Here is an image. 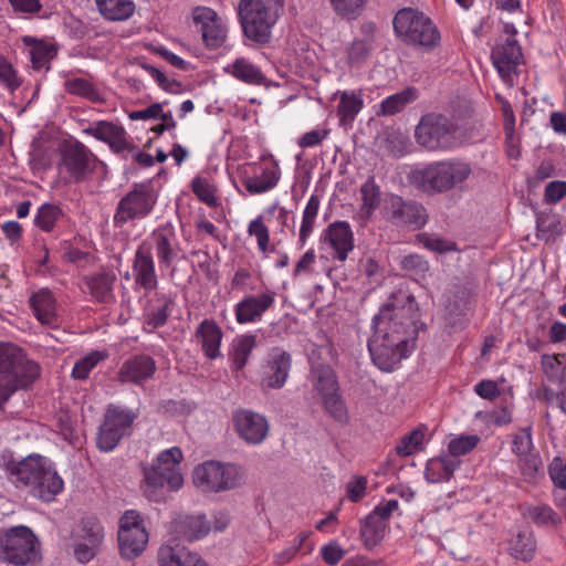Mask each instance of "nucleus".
I'll list each match as a JSON object with an SVG mask.
<instances>
[{
	"mask_svg": "<svg viewBox=\"0 0 566 566\" xmlns=\"http://www.w3.org/2000/svg\"><path fill=\"white\" fill-rule=\"evenodd\" d=\"M160 566H208L196 553L182 546H163L158 552Z\"/></svg>",
	"mask_w": 566,
	"mask_h": 566,
	"instance_id": "7c9ffc66",
	"label": "nucleus"
},
{
	"mask_svg": "<svg viewBox=\"0 0 566 566\" xmlns=\"http://www.w3.org/2000/svg\"><path fill=\"white\" fill-rule=\"evenodd\" d=\"M337 15L346 20L358 18L367 0H329Z\"/></svg>",
	"mask_w": 566,
	"mask_h": 566,
	"instance_id": "603ef678",
	"label": "nucleus"
},
{
	"mask_svg": "<svg viewBox=\"0 0 566 566\" xmlns=\"http://www.w3.org/2000/svg\"><path fill=\"white\" fill-rule=\"evenodd\" d=\"M222 331L212 319H203L196 329V337L205 354H219Z\"/></svg>",
	"mask_w": 566,
	"mask_h": 566,
	"instance_id": "f704fd0d",
	"label": "nucleus"
},
{
	"mask_svg": "<svg viewBox=\"0 0 566 566\" xmlns=\"http://www.w3.org/2000/svg\"><path fill=\"white\" fill-rule=\"evenodd\" d=\"M172 531L186 541L192 542L205 537L210 531L206 516L179 514L172 521Z\"/></svg>",
	"mask_w": 566,
	"mask_h": 566,
	"instance_id": "bb28decb",
	"label": "nucleus"
},
{
	"mask_svg": "<svg viewBox=\"0 0 566 566\" xmlns=\"http://www.w3.org/2000/svg\"><path fill=\"white\" fill-rule=\"evenodd\" d=\"M549 476L556 486L566 489V463L560 458H554L552 461Z\"/></svg>",
	"mask_w": 566,
	"mask_h": 566,
	"instance_id": "774afa93",
	"label": "nucleus"
},
{
	"mask_svg": "<svg viewBox=\"0 0 566 566\" xmlns=\"http://www.w3.org/2000/svg\"><path fill=\"white\" fill-rule=\"evenodd\" d=\"M509 549L512 557L526 563L535 555L536 541L532 533L520 532L510 542Z\"/></svg>",
	"mask_w": 566,
	"mask_h": 566,
	"instance_id": "ea45409f",
	"label": "nucleus"
},
{
	"mask_svg": "<svg viewBox=\"0 0 566 566\" xmlns=\"http://www.w3.org/2000/svg\"><path fill=\"white\" fill-rule=\"evenodd\" d=\"M512 446V450L517 457L531 453L533 448L531 427L523 428L520 433L515 434Z\"/></svg>",
	"mask_w": 566,
	"mask_h": 566,
	"instance_id": "0e129e2a",
	"label": "nucleus"
},
{
	"mask_svg": "<svg viewBox=\"0 0 566 566\" xmlns=\"http://www.w3.org/2000/svg\"><path fill=\"white\" fill-rule=\"evenodd\" d=\"M63 86L69 94L86 98L93 103L102 101L98 90L88 78L69 76L65 78Z\"/></svg>",
	"mask_w": 566,
	"mask_h": 566,
	"instance_id": "e433bc0d",
	"label": "nucleus"
},
{
	"mask_svg": "<svg viewBox=\"0 0 566 566\" xmlns=\"http://www.w3.org/2000/svg\"><path fill=\"white\" fill-rule=\"evenodd\" d=\"M471 172V166L465 161L441 160L415 170L412 181L423 192L441 193L467 180Z\"/></svg>",
	"mask_w": 566,
	"mask_h": 566,
	"instance_id": "39448f33",
	"label": "nucleus"
},
{
	"mask_svg": "<svg viewBox=\"0 0 566 566\" xmlns=\"http://www.w3.org/2000/svg\"><path fill=\"white\" fill-rule=\"evenodd\" d=\"M310 380L319 395L338 391V380L333 367L322 356H308Z\"/></svg>",
	"mask_w": 566,
	"mask_h": 566,
	"instance_id": "b1692460",
	"label": "nucleus"
},
{
	"mask_svg": "<svg viewBox=\"0 0 566 566\" xmlns=\"http://www.w3.org/2000/svg\"><path fill=\"white\" fill-rule=\"evenodd\" d=\"M105 356H83L78 361L75 363L72 377L75 379H86L90 371L96 366L99 359Z\"/></svg>",
	"mask_w": 566,
	"mask_h": 566,
	"instance_id": "338daca9",
	"label": "nucleus"
},
{
	"mask_svg": "<svg viewBox=\"0 0 566 566\" xmlns=\"http://www.w3.org/2000/svg\"><path fill=\"white\" fill-rule=\"evenodd\" d=\"M461 460L452 455L442 454L427 462L424 478L430 483L449 481L460 467Z\"/></svg>",
	"mask_w": 566,
	"mask_h": 566,
	"instance_id": "2f4dec72",
	"label": "nucleus"
},
{
	"mask_svg": "<svg viewBox=\"0 0 566 566\" xmlns=\"http://www.w3.org/2000/svg\"><path fill=\"white\" fill-rule=\"evenodd\" d=\"M290 367V356H275L270 360L265 370L269 387L281 388L285 384Z\"/></svg>",
	"mask_w": 566,
	"mask_h": 566,
	"instance_id": "79ce46f5",
	"label": "nucleus"
},
{
	"mask_svg": "<svg viewBox=\"0 0 566 566\" xmlns=\"http://www.w3.org/2000/svg\"><path fill=\"white\" fill-rule=\"evenodd\" d=\"M335 96L339 97L336 115L339 118L340 126H350L364 107L361 91H337Z\"/></svg>",
	"mask_w": 566,
	"mask_h": 566,
	"instance_id": "c85d7f7f",
	"label": "nucleus"
},
{
	"mask_svg": "<svg viewBox=\"0 0 566 566\" xmlns=\"http://www.w3.org/2000/svg\"><path fill=\"white\" fill-rule=\"evenodd\" d=\"M394 31L403 43L433 50L440 43V32L424 13L412 9L399 10L392 21Z\"/></svg>",
	"mask_w": 566,
	"mask_h": 566,
	"instance_id": "0eeeda50",
	"label": "nucleus"
},
{
	"mask_svg": "<svg viewBox=\"0 0 566 566\" xmlns=\"http://www.w3.org/2000/svg\"><path fill=\"white\" fill-rule=\"evenodd\" d=\"M275 293L266 291L258 295H248L234 306L235 319L239 324L259 322L263 314L274 304Z\"/></svg>",
	"mask_w": 566,
	"mask_h": 566,
	"instance_id": "412c9836",
	"label": "nucleus"
},
{
	"mask_svg": "<svg viewBox=\"0 0 566 566\" xmlns=\"http://www.w3.org/2000/svg\"><path fill=\"white\" fill-rule=\"evenodd\" d=\"M223 72L247 85L261 86L266 82L261 67L244 56L235 57L223 67Z\"/></svg>",
	"mask_w": 566,
	"mask_h": 566,
	"instance_id": "393cba45",
	"label": "nucleus"
},
{
	"mask_svg": "<svg viewBox=\"0 0 566 566\" xmlns=\"http://www.w3.org/2000/svg\"><path fill=\"white\" fill-rule=\"evenodd\" d=\"M23 42L28 46V55L32 67L36 71L50 69L49 64L56 55V49L53 44L43 41H36L33 38L24 36Z\"/></svg>",
	"mask_w": 566,
	"mask_h": 566,
	"instance_id": "72a5a7b5",
	"label": "nucleus"
},
{
	"mask_svg": "<svg viewBox=\"0 0 566 566\" xmlns=\"http://www.w3.org/2000/svg\"><path fill=\"white\" fill-rule=\"evenodd\" d=\"M192 20L200 28L207 48L219 49L224 44L228 36V25L213 9L196 7L192 10Z\"/></svg>",
	"mask_w": 566,
	"mask_h": 566,
	"instance_id": "f3484780",
	"label": "nucleus"
},
{
	"mask_svg": "<svg viewBox=\"0 0 566 566\" xmlns=\"http://www.w3.org/2000/svg\"><path fill=\"white\" fill-rule=\"evenodd\" d=\"M133 276L135 283L145 291H153L158 285V279L155 268V261L150 247L147 242H142L135 252L133 260Z\"/></svg>",
	"mask_w": 566,
	"mask_h": 566,
	"instance_id": "aec40b11",
	"label": "nucleus"
},
{
	"mask_svg": "<svg viewBox=\"0 0 566 566\" xmlns=\"http://www.w3.org/2000/svg\"><path fill=\"white\" fill-rule=\"evenodd\" d=\"M325 410L338 422L345 423L348 420L347 408L342 400L338 391H331L321 395Z\"/></svg>",
	"mask_w": 566,
	"mask_h": 566,
	"instance_id": "3c124183",
	"label": "nucleus"
},
{
	"mask_svg": "<svg viewBox=\"0 0 566 566\" xmlns=\"http://www.w3.org/2000/svg\"><path fill=\"white\" fill-rule=\"evenodd\" d=\"M423 432L421 430H412L406 434L396 447V451L399 455H410L413 450L418 449L423 441Z\"/></svg>",
	"mask_w": 566,
	"mask_h": 566,
	"instance_id": "bf43d9fd",
	"label": "nucleus"
},
{
	"mask_svg": "<svg viewBox=\"0 0 566 566\" xmlns=\"http://www.w3.org/2000/svg\"><path fill=\"white\" fill-rule=\"evenodd\" d=\"M480 439L478 436H461L460 438L452 439L448 446L447 455H452L459 459L460 455H464L473 450L479 443Z\"/></svg>",
	"mask_w": 566,
	"mask_h": 566,
	"instance_id": "6e6d98bb",
	"label": "nucleus"
},
{
	"mask_svg": "<svg viewBox=\"0 0 566 566\" xmlns=\"http://www.w3.org/2000/svg\"><path fill=\"white\" fill-rule=\"evenodd\" d=\"M419 308L413 295L397 291L373 318L374 336L368 342L369 354L379 347L394 354H409L416 349Z\"/></svg>",
	"mask_w": 566,
	"mask_h": 566,
	"instance_id": "f257e3e1",
	"label": "nucleus"
},
{
	"mask_svg": "<svg viewBox=\"0 0 566 566\" xmlns=\"http://www.w3.org/2000/svg\"><path fill=\"white\" fill-rule=\"evenodd\" d=\"M96 157L82 143L65 145L61 154V171L69 175L70 182H81L94 169Z\"/></svg>",
	"mask_w": 566,
	"mask_h": 566,
	"instance_id": "4468645a",
	"label": "nucleus"
},
{
	"mask_svg": "<svg viewBox=\"0 0 566 566\" xmlns=\"http://www.w3.org/2000/svg\"><path fill=\"white\" fill-rule=\"evenodd\" d=\"M144 242L148 243L150 251L155 250L161 268H169L181 252L176 229L170 222L158 226Z\"/></svg>",
	"mask_w": 566,
	"mask_h": 566,
	"instance_id": "dca6fc26",
	"label": "nucleus"
},
{
	"mask_svg": "<svg viewBox=\"0 0 566 566\" xmlns=\"http://www.w3.org/2000/svg\"><path fill=\"white\" fill-rule=\"evenodd\" d=\"M76 538L101 544L103 541V527L95 517H84L80 522Z\"/></svg>",
	"mask_w": 566,
	"mask_h": 566,
	"instance_id": "8fccbe9b",
	"label": "nucleus"
},
{
	"mask_svg": "<svg viewBox=\"0 0 566 566\" xmlns=\"http://www.w3.org/2000/svg\"><path fill=\"white\" fill-rule=\"evenodd\" d=\"M316 254L313 249L307 250L296 262L293 277L310 276L315 273Z\"/></svg>",
	"mask_w": 566,
	"mask_h": 566,
	"instance_id": "680f3d73",
	"label": "nucleus"
},
{
	"mask_svg": "<svg viewBox=\"0 0 566 566\" xmlns=\"http://www.w3.org/2000/svg\"><path fill=\"white\" fill-rule=\"evenodd\" d=\"M416 98L415 90L407 88L385 98L380 104L381 115H394Z\"/></svg>",
	"mask_w": 566,
	"mask_h": 566,
	"instance_id": "49530a36",
	"label": "nucleus"
},
{
	"mask_svg": "<svg viewBox=\"0 0 566 566\" xmlns=\"http://www.w3.org/2000/svg\"><path fill=\"white\" fill-rule=\"evenodd\" d=\"M384 209L387 218L396 226L420 229L427 222V213L422 205L412 200H403L397 195L386 198Z\"/></svg>",
	"mask_w": 566,
	"mask_h": 566,
	"instance_id": "2eb2a0df",
	"label": "nucleus"
},
{
	"mask_svg": "<svg viewBox=\"0 0 566 566\" xmlns=\"http://www.w3.org/2000/svg\"><path fill=\"white\" fill-rule=\"evenodd\" d=\"M9 480L17 488H28L30 493L51 502L63 490V480L42 455H29L20 462L6 463Z\"/></svg>",
	"mask_w": 566,
	"mask_h": 566,
	"instance_id": "f03ea898",
	"label": "nucleus"
},
{
	"mask_svg": "<svg viewBox=\"0 0 566 566\" xmlns=\"http://www.w3.org/2000/svg\"><path fill=\"white\" fill-rule=\"evenodd\" d=\"M386 524L375 520L374 516L367 515L360 525V537L366 548L373 549L384 538Z\"/></svg>",
	"mask_w": 566,
	"mask_h": 566,
	"instance_id": "37998d69",
	"label": "nucleus"
},
{
	"mask_svg": "<svg viewBox=\"0 0 566 566\" xmlns=\"http://www.w3.org/2000/svg\"><path fill=\"white\" fill-rule=\"evenodd\" d=\"M281 178V169L276 161L264 163L254 167L251 176H245L243 186L251 195L264 193L275 188Z\"/></svg>",
	"mask_w": 566,
	"mask_h": 566,
	"instance_id": "5701e85b",
	"label": "nucleus"
},
{
	"mask_svg": "<svg viewBox=\"0 0 566 566\" xmlns=\"http://www.w3.org/2000/svg\"><path fill=\"white\" fill-rule=\"evenodd\" d=\"M373 44L368 39H356L347 50L348 59L353 63H359L371 52Z\"/></svg>",
	"mask_w": 566,
	"mask_h": 566,
	"instance_id": "e2e57ef3",
	"label": "nucleus"
},
{
	"mask_svg": "<svg viewBox=\"0 0 566 566\" xmlns=\"http://www.w3.org/2000/svg\"><path fill=\"white\" fill-rule=\"evenodd\" d=\"M135 418V412L130 410L108 406L97 433V448L104 452L114 450L120 440L129 434Z\"/></svg>",
	"mask_w": 566,
	"mask_h": 566,
	"instance_id": "9b49d317",
	"label": "nucleus"
},
{
	"mask_svg": "<svg viewBox=\"0 0 566 566\" xmlns=\"http://www.w3.org/2000/svg\"><path fill=\"white\" fill-rule=\"evenodd\" d=\"M116 275L109 272H102L86 279V285L92 296L98 302H107L112 296L113 285Z\"/></svg>",
	"mask_w": 566,
	"mask_h": 566,
	"instance_id": "58836bf2",
	"label": "nucleus"
},
{
	"mask_svg": "<svg viewBox=\"0 0 566 566\" xmlns=\"http://www.w3.org/2000/svg\"><path fill=\"white\" fill-rule=\"evenodd\" d=\"M193 483L203 491L220 492L237 488L240 474L233 464L208 461L195 469Z\"/></svg>",
	"mask_w": 566,
	"mask_h": 566,
	"instance_id": "f8f14e48",
	"label": "nucleus"
},
{
	"mask_svg": "<svg viewBox=\"0 0 566 566\" xmlns=\"http://www.w3.org/2000/svg\"><path fill=\"white\" fill-rule=\"evenodd\" d=\"M63 218V210L59 206L43 203L34 216V224L44 232H51Z\"/></svg>",
	"mask_w": 566,
	"mask_h": 566,
	"instance_id": "a19ab883",
	"label": "nucleus"
},
{
	"mask_svg": "<svg viewBox=\"0 0 566 566\" xmlns=\"http://www.w3.org/2000/svg\"><path fill=\"white\" fill-rule=\"evenodd\" d=\"M148 538L149 535L146 528L135 527L118 532V545L122 557L128 560L138 557L145 551Z\"/></svg>",
	"mask_w": 566,
	"mask_h": 566,
	"instance_id": "c756f323",
	"label": "nucleus"
},
{
	"mask_svg": "<svg viewBox=\"0 0 566 566\" xmlns=\"http://www.w3.org/2000/svg\"><path fill=\"white\" fill-rule=\"evenodd\" d=\"M263 339V334L259 332L238 335L232 342L233 354H250Z\"/></svg>",
	"mask_w": 566,
	"mask_h": 566,
	"instance_id": "864d4df0",
	"label": "nucleus"
},
{
	"mask_svg": "<svg viewBox=\"0 0 566 566\" xmlns=\"http://www.w3.org/2000/svg\"><path fill=\"white\" fill-rule=\"evenodd\" d=\"M415 137L418 145L430 151L451 150L463 144L460 127L448 117L434 113L421 117Z\"/></svg>",
	"mask_w": 566,
	"mask_h": 566,
	"instance_id": "6e6552de",
	"label": "nucleus"
},
{
	"mask_svg": "<svg viewBox=\"0 0 566 566\" xmlns=\"http://www.w3.org/2000/svg\"><path fill=\"white\" fill-rule=\"evenodd\" d=\"M42 559L41 544L28 526L0 531V560L14 566H36Z\"/></svg>",
	"mask_w": 566,
	"mask_h": 566,
	"instance_id": "423d86ee",
	"label": "nucleus"
},
{
	"mask_svg": "<svg viewBox=\"0 0 566 566\" xmlns=\"http://www.w3.org/2000/svg\"><path fill=\"white\" fill-rule=\"evenodd\" d=\"M283 10L284 0H240L237 12L243 35L256 44L269 43Z\"/></svg>",
	"mask_w": 566,
	"mask_h": 566,
	"instance_id": "20e7f679",
	"label": "nucleus"
},
{
	"mask_svg": "<svg viewBox=\"0 0 566 566\" xmlns=\"http://www.w3.org/2000/svg\"><path fill=\"white\" fill-rule=\"evenodd\" d=\"M527 516L537 525H546L548 523L557 524L560 522L557 514L548 505H536L527 510Z\"/></svg>",
	"mask_w": 566,
	"mask_h": 566,
	"instance_id": "13d9d810",
	"label": "nucleus"
},
{
	"mask_svg": "<svg viewBox=\"0 0 566 566\" xmlns=\"http://www.w3.org/2000/svg\"><path fill=\"white\" fill-rule=\"evenodd\" d=\"M191 189L200 201L208 206L217 205L216 189L208 179L196 177L191 182Z\"/></svg>",
	"mask_w": 566,
	"mask_h": 566,
	"instance_id": "5fc2aeb1",
	"label": "nucleus"
},
{
	"mask_svg": "<svg viewBox=\"0 0 566 566\" xmlns=\"http://www.w3.org/2000/svg\"><path fill=\"white\" fill-rule=\"evenodd\" d=\"M171 305L172 301L166 295H156L149 300L143 313L144 329L150 333L164 326L167 323Z\"/></svg>",
	"mask_w": 566,
	"mask_h": 566,
	"instance_id": "cd10ccee",
	"label": "nucleus"
},
{
	"mask_svg": "<svg viewBox=\"0 0 566 566\" xmlns=\"http://www.w3.org/2000/svg\"><path fill=\"white\" fill-rule=\"evenodd\" d=\"M158 192L151 181L135 184L133 188L117 202L113 216L115 228L146 219L154 210Z\"/></svg>",
	"mask_w": 566,
	"mask_h": 566,
	"instance_id": "1a4fd4ad",
	"label": "nucleus"
},
{
	"mask_svg": "<svg viewBox=\"0 0 566 566\" xmlns=\"http://www.w3.org/2000/svg\"><path fill=\"white\" fill-rule=\"evenodd\" d=\"M232 421L239 437L249 444L262 443L269 433L266 418L250 409H238L232 412Z\"/></svg>",
	"mask_w": 566,
	"mask_h": 566,
	"instance_id": "a211bd4d",
	"label": "nucleus"
},
{
	"mask_svg": "<svg viewBox=\"0 0 566 566\" xmlns=\"http://www.w3.org/2000/svg\"><path fill=\"white\" fill-rule=\"evenodd\" d=\"M400 268L417 282L423 281L430 270L428 261L419 254L403 256L400 260Z\"/></svg>",
	"mask_w": 566,
	"mask_h": 566,
	"instance_id": "c03bdc74",
	"label": "nucleus"
},
{
	"mask_svg": "<svg viewBox=\"0 0 566 566\" xmlns=\"http://www.w3.org/2000/svg\"><path fill=\"white\" fill-rule=\"evenodd\" d=\"M182 452L178 447L161 451L151 464L140 463L143 494L151 502H166L169 493L178 491L184 485L180 471Z\"/></svg>",
	"mask_w": 566,
	"mask_h": 566,
	"instance_id": "7ed1b4c3",
	"label": "nucleus"
},
{
	"mask_svg": "<svg viewBox=\"0 0 566 566\" xmlns=\"http://www.w3.org/2000/svg\"><path fill=\"white\" fill-rule=\"evenodd\" d=\"M156 370L151 356H133L120 368L119 376L124 381L140 382L149 378Z\"/></svg>",
	"mask_w": 566,
	"mask_h": 566,
	"instance_id": "473e14b6",
	"label": "nucleus"
},
{
	"mask_svg": "<svg viewBox=\"0 0 566 566\" xmlns=\"http://www.w3.org/2000/svg\"><path fill=\"white\" fill-rule=\"evenodd\" d=\"M83 133L93 136L95 139L106 143L116 153L130 149L127 133L123 126L107 120H97L86 127Z\"/></svg>",
	"mask_w": 566,
	"mask_h": 566,
	"instance_id": "4be33fe9",
	"label": "nucleus"
},
{
	"mask_svg": "<svg viewBox=\"0 0 566 566\" xmlns=\"http://www.w3.org/2000/svg\"><path fill=\"white\" fill-rule=\"evenodd\" d=\"M40 375V366L27 356H0V409L19 388H27Z\"/></svg>",
	"mask_w": 566,
	"mask_h": 566,
	"instance_id": "9d476101",
	"label": "nucleus"
},
{
	"mask_svg": "<svg viewBox=\"0 0 566 566\" xmlns=\"http://www.w3.org/2000/svg\"><path fill=\"white\" fill-rule=\"evenodd\" d=\"M0 84L10 92L15 91L21 85V78L15 69L2 56H0Z\"/></svg>",
	"mask_w": 566,
	"mask_h": 566,
	"instance_id": "4d7b16f0",
	"label": "nucleus"
},
{
	"mask_svg": "<svg viewBox=\"0 0 566 566\" xmlns=\"http://www.w3.org/2000/svg\"><path fill=\"white\" fill-rule=\"evenodd\" d=\"M319 249L333 260L345 262L354 250V234L346 221L331 223L319 237Z\"/></svg>",
	"mask_w": 566,
	"mask_h": 566,
	"instance_id": "ddd939ff",
	"label": "nucleus"
},
{
	"mask_svg": "<svg viewBox=\"0 0 566 566\" xmlns=\"http://www.w3.org/2000/svg\"><path fill=\"white\" fill-rule=\"evenodd\" d=\"M30 306L36 319L42 325L56 327L59 317L56 311V300L49 289H41L30 296Z\"/></svg>",
	"mask_w": 566,
	"mask_h": 566,
	"instance_id": "a878e982",
	"label": "nucleus"
},
{
	"mask_svg": "<svg viewBox=\"0 0 566 566\" xmlns=\"http://www.w3.org/2000/svg\"><path fill=\"white\" fill-rule=\"evenodd\" d=\"M566 196V181L554 180L546 185L543 201L547 205H555Z\"/></svg>",
	"mask_w": 566,
	"mask_h": 566,
	"instance_id": "69168bd1",
	"label": "nucleus"
},
{
	"mask_svg": "<svg viewBox=\"0 0 566 566\" xmlns=\"http://www.w3.org/2000/svg\"><path fill=\"white\" fill-rule=\"evenodd\" d=\"M361 213L370 217L380 203V189L373 178L368 179L360 188Z\"/></svg>",
	"mask_w": 566,
	"mask_h": 566,
	"instance_id": "09e8293b",
	"label": "nucleus"
},
{
	"mask_svg": "<svg viewBox=\"0 0 566 566\" xmlns=\"http://www.w3.org/2000/svg\"><path fill=\"white\" fill-rule=\"evenodd\" d=\"M249 235L255 237L259 250L268 255L274 251V245L270 244V232L268 227L264 224L263 218H258L250 221L248 226Z\"/></svg>",
	"mask_w": 566,
	"mask_h": 566,
	"instance_id": "de8ad7c7",
	"label": "nucleus"
},
{
	"mask_svg": "<svg viewBox=\"0 0 566 566\" xmlns=\"http://www.w3.org/2000/svg\"><path fill=\"white\" fill-rule=\"evenodd\" d=\"M321 206V199L317 195L312 193L311 197L307 200V203L304 208L303 216H302V223L300 228V234H298V244L301 248H303L310 235L313 232L314 224L318 214Z\"/></svg>",
	"mask_w": 566,
	"mask_h": 566,
	"instance_id": "4c0bfd02",
	"label": "nucleus"
},
{
	"mask_svg": "<svg viewBox=\"0 0 566 566\" xmlns=\"http://www.w3.org/2000/svg\"><path fill=\"white\" fill-rule=\"evenodd\" d=\"M520 458V469L526 480L534 479L543 468V462L538 454L531 452Z\"/></svg>",
	"mask_w": 566,
	"mask_h": 566,
	"instance_id": "052dcab7",
	"label": "nucleus"
},
{
	"mask_svg": "<svg viewBox=\"0 0 566 566\" xmlns=\"http://www.w3.org/2000/svg\"><path fill=\"white\" fill-rule=\"evenodd\" d=\"M491 59L501 77H510L523 61L521 45L513 35L501 38L492 49Z\"/></svg>",
	"mask_w": 566,
	"mask_h": 566,
	"instance_id": "6ab92c4d",
	"label": "nucleus"
},
{
	"mask_svg": "<svg viewBox=\"0 0 566 566\" xmlns=\"http://www.w3.org/2000/svg\"><path fill=\"white\" fill-rule=\"evenodd\" d=\"M542 368L549 380L566 384V356H542Z\"/></svg>",
	"mask_w": 566,
	"mask_h": 566,
	"instance_id": "a18cd8bd",
	"label": "nucleus"
},
{
	"mask_svg": "<svg viewBox=\"0 0 566 566\" xmlns=\"http://www.w3.org/2000/svg\"><path fill=\"white\" fill-rule=\"evenodd\" d=\"M96 4L101 14L112 21L126 20L135 10L133 0H96Z\"/></svg>",
	"mask_w": 566,
	"mask_h": 566,
	"instance_id": "c9c22d12",
	"label": "nucleus"
}]
</instances>
